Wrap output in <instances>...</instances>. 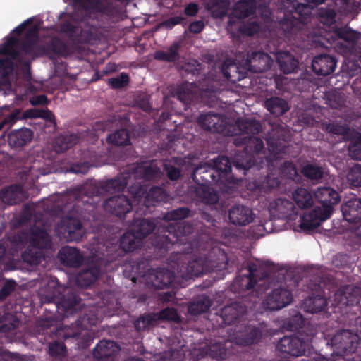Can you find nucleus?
<instances>
[{
  "label": "nucleus",
  "instance_id": "45",
  "mask_svg": "<svg viewBox=\"0 0 361 361\" xmlns=\"http://www.w3.org/2000/svg\"><path fill=\"white\" fill-rule=\"evenodd\" d=\"M193 84L185 82L178 85L173 90V96L176 97L178 100L183 104H187L190 103L193 97Z\"/></svg>",
  "mask_w": 361,
  "mask_h": 361
},
{
  "label": "nucleus",
  "instance_id": "2",
  "mask_svg": "<svg viewBox=\"0 0 361 361\" xmlns=\"http://www.w3.org/2000/svg\"><path fill=\"white\" fill-rule=\"evenodd\" d=\"M128 177V175L117 176L104 181L87 183L75 189L76 202L73 210L58 224L59 234L67 241L80 240L85 233L81 221L87 218V213L90 214L95 208L93 197L106 192L123 191L127 187Z\"/></svg>",
  "mask_w": 361,
  "mask_h": 361
},
{
  "label": "nucleus",
  "instance_id": "42",
  "mask_svg": "<svg viewBox=\"0 0 361 361\" xmlns=\"http://www.w3.org/2000/svg\"><path fill=\"white\" fill-rule=\"evenodd\" d=\"M293 199L298 207L306 209L313 204V196L306 188H298L292 192Z\"/></svg>",
  "mask_w": 361,
  "mask_h": 361
},
{
  "label": "nucleus",
  "instance_id": "18",
  "mask_svg": "<svg viewBox=\"0 0 361 361\" xmlns=\"http://www.w3.org/2000/svg\"><path fill=\"white\" fill-rule=\"evenodd\" d=\"M343 219L355 227L361 226V198L352 197L344 201L341 206Z\"/></svg>",
  "mask_w": 361,
  "mask_h": 361
},
{
  "label": "nucleus",
  "instance_id": "4",
  "mask_svg": "<svg viewBox=\"0 0 361 361\" xmlns=\"http://www.w3.org/2000/svg\"><path fill=\"white\" fill-rule=\"evenodd\" d=\"M326 0H305L306 4L295 2L289 13L285 14L280 21V27L289 40L303 39L304 27L308 22L311 9Z\"/></svg>",
  "mask_w": 361,
  "mask_h": 361
},
{
  "label": "nucleus",
  "instance_id": "13",
  "mask_svg": "<svg viewBox=\"0 0 361 361\" xmlns=\"http://www.w3.org/2000/svg\"><path fill=\"white\" fill-rule=\"evenodd\" d=\"M104 210L119 218L123 217L132 211L130 200L124 195H118L106 199L103 204Z\"/></svg>",
  "mask_w": 361,
  "mask_h": 361
},
{
  "label": "nucleus",
  "instance_id": "20",
  "mask_svg": "<svg viewBox=\"0 0 361 361\" xmlns=\"http://www.w3.org/2000/svg\"><path fill=\"white\" fill-rule=\"evenodd\" d=\"M247 307L242 301H235L221 310V317L226 325L238 322L247 312Z\"/></svg>",
  "mask_w": 361,
  "mask_h": 361
},
{
  "label": "nucleus",
  "instance_id": "10",
  "mask_svg": "<svg viewBox=\"0 0 361 361\" xmlns=\"http://www.w3.org/2000/svg\"><path fill=\"white\" fill-rule=\"evenodd\" d=\"M360 341V338L358 334L348 329L337 331L330 339L334 353L338 356L354 353Z\"/></svg>",
  "mask_w": 361,
  "mask_h": 361
},
{
  "label": "nucleus",
  "instance_id": "36",
  "mask_svg": "<svg viewBox=\"0 0 361 361\" xmlns=\"http://www.w3.org/2000/svg\"><path fill=\"white\" fill-rule=\"evenodd\" d=\"M79 137L76 134H64L56 137L53 142V148L56 153H63L78 143Z\"/></svg>",
  "mask_w": 361,
  "mask_h": 361
},
{
  "label": "nucleus",
  "instance_id": "57",
  "mask_svg": "<svg viewBox=\"0 0 361 361\" xmlns=\"http://www.w3.org/2000/svg\"><path fill=\"white\" fill-rule=\"evenodd\" d=\"M304 322L302 315L300 313H297L284 321L283 327L287 331H295L302 326Z\"/></svg>",
  "mask_w": 361,
  "mask_h": 361
},
{
  "label": "nucleus",
  "instance_id": "44",
  "mask_svg": "<svg viewBox=\"0 0 361 361\" xmlns=\"http://www.w3.org/2000/svg\"><path fill=\"white\" fill-rule=\"evenodd\" d=\"M256 10L255 0H240L234 6V12L239 18H245L254 14Z\"/></svg>",
  "mask_w": 361,
  "mask_h": 361
},
{
  "label": "nucleus",
  "instance_id": "38",
  "mask_svg": "<svg viewBox=\"0 0 361 361\" xmlns=\"http://www.w3.org/2000/svg\"><path fill=\"white\" fill-rule=\"evenodd\" d=\"M212 305V300L206 295H197L190 302L188 310L190 314L199 315L207 312Z\"/></svg>",
  "mask_w": 361,
  "mask_h": 361
},
{
  "label": "nucleus",
  "instance_id": "17",
  "mask_svg": "<svg viewBox=\"0 0 361 361\" xmlns=\"http://www.w3.org/2000/svg\"><path fill=\"white\" fill-rule=\"evenodd\" d=\"M174 280V273L165 268L152 269L147 275V283L155 289L169 288Z\"/></svg>",
  "mask_w": 361,
  "mask_h": 361
},
{
  "label": "nucleus",
  "instance_id": "39",
  "mask_svg": "<svg viewBox=\"0 0 361 361\" xmlns=\"http://www.w3.org/2000/svg\"><path fill=\"white\" fill-rule=\"evenodd\" d=\"M166 197V193L164 188L159 186H153L147 192L143 205L146 210H149L151 207H154L156 204L164 201Z\"/></svg>",
  "mask_w": 361,
  "mask_h": 361
},
{
  "label": "nucleus",
  "instance_id": "35",
  "mask_svg": "<svg viewBox=\"0 0 361 361\" xmlns=\"http://www.w3.org/2000/svg\"><path fill=\"white\" fill-rule=\"evenodd\" d=\"M267 109L276 116H280L289 111L290 106L286 100L278 97H271L264 102Z\"/></svg>",
  "mask_w": 361,
  "mask_h": 361
},
{
  "label": "nucleus",
  "instance_id": "55",
  "mask_svg": "<svg viewBox=\"0 0 361 361\" xmlns=\"http://www.w3.org/2000/svg\"><path fill=\"white\" fill-rule=\"evenodd\" d=\"M128 185H129L128 190L135 200L140 202L141 198H145L147 192V189L140 181H137V179H132Z\"/></svg>",
  "mask_w": 361,
  "mask_h": 361
},
{
  "label": "nucleus",
  "instance_id": "47",
  "mask_svg": "<svg viewBox=\"0 0 361 361\" xmlns=\"http://www.w3.org/2000/svg\"><path fill=\"white\" fill-rule=\"evenodd\" d=\"M327 305L326 298L321 295L310 297L305 302L306 311L310 313L322 312Z\"/></svg>",
  "mask_w": 361,
  "mask_h": 361
},
{
  "label": "nucleus",
  "instance_id": "1",
  "mask_svg": "<svg viewBox=\"0 0 361 361\" xmlns=\"http://www.w3.org/2000/svg\"><path fill=\"white\" fill-rule=\"evenodd\" d=\"M236 124L242 134L235 138L234 144L244 146V149L233 157V164L237 169L248 170L256 166L260 169L265 163L269 166L271 159L276 161L281 158V154L286 153V136L282 131H273L267 139L268 150L272 157H261L264 144L261 138L255 136L262 130L260 122L255 119L238 118Z\"/></svg>",
  "mask_w": 361,
  "mask_h": 361
},
{
  "label": "nucleus",
  "instance_id": "26",
  "mask_svg": "<svg viewBox=\"0 0 361 361\" xmlns=\"http://www.w3.org/2000/svg\"><path fill=\"white\" fill-rule=\"evenodd\" d=\"M58 258L65 267L78 268L83 262V255L76 247L64 246L58 253Z\"/></svg>",
  "mask_w": 361,
  "mask_h": 361
},
{
  "label": "nucleus",
  "instance_id": "64",
  "mask_svg": "<svg viewBox=\"0 0 361 361\" xmlns=\"http://www.w3.org/2000/svg\"><path fill=\"white\" fill-rule=\"evenodd\" d=\"M209 355L215 360H224L226 355V349L221 343H214L209 347Z\"/></svg>",
  "mask_w": 361,
  "mask_h": 361
},
{
  "label": "nucleus",
  "instance_id": "59",
  "mask_svg": "<svg viewBox=\"0 0 361 361\" xmlns=\"http://www.w3.org/2000/svg\"><path fill=\"white\" fill-rule=\"evenodd\" d=\"M347 178L352 187L361 186V164H356L351 168Z\"/></svg>",
  "mask_w": 361,
  "mask_h": 361
},
{
  "label": "nucleus",
  "instance_id": "56",
  "mask_svg": "<svg viewBox=\"0 0 361 361\" xmlns=\"http://www.w3.org/2000/svg\"><path fill=\"white\" fill-rule=\"evenodd\" d=\"M197 195L202 198V200L208 204H214L219 200V195L214 190H211L207 186L200 187L197 190Z\"/></svg>",
  "mask_w": 361,
  "mask_h": 361
},
{
  "label": "nucleus",
  "instance_id": "19",
  "mask_svg": "<svg viewBox=\"0 0 361 361\" xmlns=\"http://www.w3.org/2000/svg\"><path fill=\"white\" fill-rule=\"evenodd\" d=\"M229 222L239 226H247L254 219V214L249 207L241 204H235L228 210Z\"/></svg>",
  "mask_w": 361,
  "mask_h": 361
},
{
  "label": "nucleus",
  "instance_id": "63",
  "mask_svg": "<svg viewBox=\"0 0 361 361\" xmlns=\"http://www.w3.org/2000/svg\"><path fill=\"white\" fill-rule=\"evenodd\" d=\"M178 322L180 317L177 310L173 307H166L159 312L157 319Z\"/></svg>",
  "mask_w": 361,
  "mask_h": 361
},
{
  "label": "nucleus",
  "instance_id": "52",
  "mask_svg": "<svg viewBox=\"0 0 361 361\" xmlns=\"http://www.w3.org/2000/svg\"><path fill=\"white\" fill-rule=\"evenodd\" d=\"M47 49L52 54L61 56L68 54L69 51L68 45L59 37L52 38L47 44Z\"/></svg>",
  "mask_w": 361,
  "mask_h": 361
},
{
  "label": "nucleus",
  "instance_id": "51",
  "mask_svg": "<svg viewBox=\"0 0 361 361\" xmlns=\"http://www.w3.org/2000/svg\"><path fill=\"white\" fill-rule=\"evenodd\" d=\"M333 32L336 37L348 42L355 43L358 39V33L347 26L341 27L334 26Z\"/></svg>",
  "mask_w": 361,
  "mask_h": 361
},
{
  "label": "nucleus",
  "instance_id": "9",
  "mask_svg": "<svg viewBox=\"0 0 361 361\" xmlns=\"http://www.w3.org/2000/svg\"><path fill=\"white\" fill-rule=\"evenodd\" d=\"M12 239L21 245L29 242L31 247L38 249H47L51 245V238L48 232L44 228L35 226L27 231L18 232Z\"/></svg>",
  "mask_w": 361,
  "mask_h": 361
},
{
  "label": "nucleus",
  "instance_id": "31",
  "mask_svg": "<svg viewBox=\"0 0 361 361\" xmlns=\"http://www.w3.org/2000/svg\"><path fill=\"white\" fill-rule=\"evenodd\" d=\"M33 135V131L25 127L13 130L8 135V142L12 148L22 147L32 141Z\"/></svg>",
  "mask_w": 361,
  "mask_h": 361
},
{
  "label": "nucleus",
  "instance_id": "3",
  "mask_svg": "<svg viewBox=\"0 0 361 361\" xmlns=\"http://www.w3.org/2000/svg\"><path fill=\"white\" fill-rule=\"evenodd\" d=\"M320 206H316L311 212H305L300 219V227L307 232L314 231L321 223L328 219L333 212V206L340 201L338 192L330 188H319L314 192Z\"/></svg>",
  "mask_w": 361,
  "mask_h": 361
},
{
  "label": "nucleus",
  "instance_id": "14",
  "mask_svg": "<svg viewBox=\"0 0 361 361\" xmlns=\"http://www.w3.org/2000/svg\"><path fill=\"white\" fill-rule=\"evenodd\" d=\"M209 163L212 164V168L216 171V178L220 180V184L234 183L236 182L237 179L232 173V164L237 169L233 164V160L231 163L227 157L219 156L212 159ZM238 170L243 171V169H239ZM245 171L244 170V171Z\"/></svg>",
  "mask_w": 361,
  "mask_h": 361
},
{
  "label": "nucleus",
  "instance_id": "7",
  "mask_svg": "<svg viewBox=\"0 0 361 361\" xmlns=\"http://www.w3.org/2000/svg\"><path fill=\"white\" fill-rule=\"evenodd\" d=\"M40 298L42 303H54L56 310L63 311L66 317L76 313L81 307V299L76 293L68 291L61 294L59 287L48 286Z\"/></svg>",
  "mask_w": 361,
  "mask_h": 361
},
{
  "label": "nucleus",
  "instance_id": "15",
  "mask_svg": "<svg viewBox=\"0 0 361 361\" xmlns=\"http://www.w3.org/2000/svg\"><path fill=\"white\" fill-rule=\"evenodd\" d=\"M293 299V295L288 289L279 287L267 295L264 304L270 310H278L289 305Z\"/></svg>",
  "mask_w": 361,
  "mask_h": 361
},
{
  "label": "nucleus",
  "instance_id": "27",
  "mask_svg": "<svg viewBox=\"0 0 361 361\" xmlns=\"http://www.w3.org/2000/svg\"><path fill=\"white\" fill-rule=\"evenodd\" d=\"M271 61L268 54L255 51L247 53L245 64L252 67L255 72L262 73L271 67Z\"/></svg>",
  "mask_w": 361,
  "mask_h": 361
},
{
  "label": "nucleus",
  "instance_id": "28",
  "mask_svg": "<svg viewBox=\"0 0 361 361\" xmlns=\"http://www.w3.org/2000/svg\"><path fill=\"white\" fill-rule=\"evenodd\" d=\"M152 269L148 268V262L144 258L131 260L129 264L125 265L124 274L130 277L133 282H136L137 277H143L147 279V274Z\"/></svg>",
  "mask_w": 361,
  "mask_h": 361
},
{
  "label": "nucleus",
  "instance_id": "11",
  "mask_svg": "<svg viewBox=\"0 0 361 361\" xmlns=\"http://www.w3.org/2000/svg\"><path fill=\"white\" fill-rule=\"evenodd\" d=\"M37 43L23 39L20 40L15 36H9L6 42L0 48V54L11 56L14 59H19L22 54L31 55L35 53Z\"/></svg>",
  "mask_w": 361,
  "mask_h": 361
},
{
  "label": "nucleus",
  "instance_id": "46",
  "mask_svg": "<svg viewBox=\"0 0 361 361\" xmlns=\"http://www.w3.org/2000/svg\"><path fill=\"white\" fill-rule=\"evenodd\" d=\"M180 47V44L175 42L166 51H157L154 54V58L159 61L175 62L179 59Z\"/></svg>",
  "mask_w": 361,
  "mask_h": 361
},
{
  "label": "nucleus",
  "instance_id": "23",
  "mask_svg": "<svg viewBox=\"0 0 361 361\" xmlns=\"http://www.w3.org/2000/svg\"><path fill=\"white\" fill-rule=\"evenodd\" d=\"M160 174V169L154 166L152 164L142 165L133 169L128 171H124L118 176L128 175L126 178L127 185L130 183L132 179H142L144 180H151L159 177Z\"/></svg>",
  "mask_w": 361,
  "mask_h": 361
},
{
  "label": "nucleus",
  "instance_id": "58",
  "mask_svg": "<svg viewBox=\"0 0 361 361\" xmlns=\"http://www.w3.org/2000/svg\"><path fill=\"white\" fill-rule=\"evenodd\" d=\"M302 173L306 178L311 180H319L323 177V169L313 164H307L302 169Z\"/></svg>",
  "mask_w": 361,
  "mask_h": 361
},
{
  "label": "nucleus",
  "instance_id": "49",
  "mask_svg": "<svg viewBox=\"0 0 361 361\" xmlns=\"http://www.w3.org/2000/svg\"><path fill=\"white\" fill-rule=\"evenodd\" d=\"M323 131L333 135L345 136L348 133L349 128L345 124H340L336 122H323L321 125Z\"/></svg>",
  "mask_w": 361,
  "mask_h": 361
},
{
  "label": "nucleus",
  "instance_id": "6",
  "mask_svg": "<svg viewBox=\"0 0 361 361\" xmlns=\"http://www.w3.org/2000/svg\"><path fill=\"white\" fill-rule=\"evenodd\" d=\"M194 230V224L190 222L183 221L169 223L166 228H163L161 233H155L151 243L161 257L176 243L186 244Z\"/></svg>",
  "mask_w": 361,
  "mask_h": 361
},
{
  "label": "nucleus",
  "instance_id": "41",
  "mask_svg": "<svg viewBox=\"0 0 361 361\" xmlns=\"http://www.w3.org/2000/svg\"><path fill=\"white\" fill-rule=\"evenodd\" d=\"M101 270L97 267H91L80 272L77 277V283L82 287H88L99 278Z\"/></svg>",
  "mask_w": 361,
  "mask_h": 361
},
{
  "label": "nucleus",
  "instance_id": "48",
  "mask_svg": "<svg viewBox=\"0 0 361 361\" xmlns=\"http://www.w3.org/2000/svg\"><path fill=\"white\" fill-rule=\"evenodd\" d=\"M20 321L11 313L0 314V332L8 333L15 330L19 325Z\"/></svg>",
  "mask_w": 361,
  "mask_h": 361
},
{
  "label": "nucleus",
  "instance_id": "16",
  "mask_svg": "<svg viewBox=\"0 0 361 361\" xmlns=\"http://www.w3.org/2000/svg\"><path fill=\"white\" fill-rule=\"evenodd\" d=\"M216 173L210 163H200L193 169L190 177L197 185L203 187L212 183H220Z\"/></svg>",
  "mask_w": 361,
  "mask_h": 361
},
{
  "label": "nucleus",
  "instance_id": "40",
  "mask_svg": "<svg viewBox=\"0 0 361 361\" xmlns=\"http://www.w3.org/2000/svg\"><path fill=\"white\" fill-rule=\"evenodd\" d=\"M224 76L232 82L241 80L244 76L241 73L240 68L233 61L226 59L224 61L221 67Z\"/></svg>",
  "mask_w": 361,
  "mask_h": 361
},
{
  "label": "nucleus",
  "instance_id": "37",
  "mask_svg": "<svg viewBox=\"0 0 361 361\" xmlns=\"http://www.w3.org/2000/svg\"><path fill=\"white\" fill-rule=\"evenodd\" d=\"M142 240L137 237V234L132 231L125 233L120 238L119 247L124 252H130L134 251L142 245Z\"/></svg>",
  "mask_w": 361,
  "mask_h": 361
},
{
  "label": "nucleus",
  "instance_id": "8",
  "mask_svg": "<svg viewBox=\"0 0 361 361\" xmlns=\"http://www.w3.org/2000/svg\"><path fill=\"white\" fill-rule=\"evenodd\" d=\"M314 334L307 335L305 338L298 336H284L276 345V350L284 356L299 357L309 350Z\"/></svg>",
  "mask_w": 361,
  "mask_h": 361
},
{
  "label": "nucleus",
  "instance_id": "60",
  "mask_svg": "<svg viewBox=\"0 0 361 361\" xmlns=\"http://www.w3.org/2000/svg\"><path fill=\"white\" fill-rule=\"evenodd\" d=\"M260 30L259 24L256 21L243 23L238 28V32L244 36H253Z\"/></svg>",
  "mask_w": 361,
  "mask_h": 361
},
{
  "label": "nucleus",
  "instance_id": "43",
  "mask_svg": "<svg viewBox=\"0 0 361 361\" xmlns=\"http://www.w3.org/2000/svg\"><path fill=\"white\" fill-rule=\"evenodd\" d=\"M106 140L109 144L115 146H128L131 145L130 132L126 128L118 129L109 134Z\"/></svg>",
  "mask_w": 361,
  "mask_h": 361
},
{
  "label": "nucleus",
  "instance_id": "5",
  "mask_svg": "<svg viewBox=\"0 0 361 361\" xmlns=\"http://www.w3.org/2000/svg\"><path fill=\"white\" fill-rule=\"evenodd\" d=\"M185 258L188 259V262L185 267L180 268V271H183V276L185 278L224 269L228 264L227 255L221 249H212L200 256L193 254L192 257Z\"/></svg>",
  "mask_w": 361,
  "mask_h": 361
},
{
  "label": "nucleus",
  "instance_id": "25",
  "mask_svg": "<svg viewBox=\"0 0 361 361\" xmlns=\"http://www.w3.org/2000/svg\"><path fill=\"white\" fill-rule=\"evenodd\" d=\"M336 64L335 57L329 54H320L312 60V68L315 74L326 76L334 71Z\"/></svg>",
  "mask_w": 361,
  "mask_h": 361
},
{
  "label": "nucleus",
  "instance_id": "30",
  "mask_svg": "<svg viewBox=\"0 0 361 361\" xmlns=\"http://www.w3.org/2000/svg\"><path fill=\"white\" fill-rule=\"evenodd\" d=\"M338 296L342 305H357L361 299V288L354 285L345 286L340 289Z\"/></svg>",
  "mask_w": 361,
  "mask_h": 361
},
{
  "label": "nucleus",
  "instance_id": "22",
  "mask_svg": "<svg viewBox=\"0 0 361 361\" xmlns=\"http://www.w3.org/2000/svg\"><path fill=\"white\" fill-rule=\"evenodd\" d=\"M120 351L119 345L111 340L100 341L92 351L94 357L99 361H114Z\"/></svg>",
  "mask_w": 361,
  "mask_h": 361
},
{
  "label": "nucleus",
  "instance_id": "24",
  "mask_svg": "<svg viewBox=\"0 0 361 361\" xmlns=\"http://www.w3.org/2000/svg\"><path fill=\"white\" fill-rule=\"evenodd\" d=\"M268 208L273 217L287 219L292 216L295 206L290 200L284 197H279L270 202Z\"/></svg>",
  "mask_w": 361,
  "mask_h": 361
},
{
  "label": "nucleus",
  "instance_id": "34",
  "mask_svg": "<svg viewBox=\"0 0 361 361\" xmlns=\"http://www.w3.org/2000/svg\"><path fill=\"white\" fill-rule=\"evenodd\" d=\"M276 59L280 69L285 74L293 73L298 68V61L288 51H280L276 54Z\"/></svg>",
  "mask_w": 361,
  "mask_h": 361
},
{
  "label": "nucleus",
  "instance_id": "32",
  "mask_svg": "<svg viewBox=\"0 0 361 361\" xmlns=\"http://www.w3.org/2000/svg\"><path fill=\"white\" fill-rule=\"evenodd\" d=\"M23 190L20 185H11L0 190V200L4 203L9 205L20 203L23 200Z\"/></svg>",
  "mask_w": 361,
  "mask_h": 361
},
{
  "label": "nucleus",
  "instance_id": "50",
  "mask_svg": "<svg viewBox=\"0 0 361 361\" xmlns=\"http://www.w3.org/2000/svg\"><path fill=\"white\" fill-rule=\"evenodd\" d=\"M41 250L33 247H28L22 253L21 257L25 262L30 265H37L40 264L43 257Z\"/></svg>",
  "mask_w": 361,
  "mask_h": 361
},
{
  "label": "nucleus",
  "instance_id": "12",
  "mask_svg": "<svg viewBox=\"0 0 361 361\" xmlns=\"http://www.w3.org/2000/svg\"><path fill=\"white\" fill-rule=\"evenodd\" d=\"M237 328L233 341L238 345L247 346L258 343L262 339V330L259 326L243 324Z\"/></svg>",
  "mask_w": 361,
  "mask_h": 361
},
{
  "label": "nucleus",
  "instance_id": "21",
  "mask_svg": "<svg viewBox=\"0 0 361 361\" xmlns=\"http://www.w3.org/2000/svg\"><path fill=\"white\" fill-rule=\"evenodd\" d=\"M197 123L203 129L212 133H223L226 129V119L218 113L209 111L200 114Z\"/></svg>",
  "mask_w": 361,
  "mask_h": 361
},
{
  "label": "nucleus",
  "instance_id": "29",
  "mask_svg": "<svg viewBox=\"0 0 361 361\" xmlns=\"http://www.w3.org/2000/svg\"><path fill=\"white\" fill-rule=\"evenodd\" d=\"M257 265L254 263L249 264L247 266V274L238 275L233 281V287L240 290L253 288L257 283Z\"/></svg>",
  "mask_w": 361,
  "mask_h": 361
},
{
  "label": "nucleus",
  "instance_id": "61",
  "mask_svg": "<svg viewBox=\"0 0 361 361\" xmlns=\"http://www.w3.org/2000/svg\"><path fill=\"white\" fill-rule=\"evenodd\" d=\"M129 83V77L127 73L123 72L115 78L108 80V85L113 89H121L126 87Z\"/></svg>",
  "mask_w": 361,
  "mask_h": 361
},
{
  "label": "nucleus",
  "instance_id": "53",
  "mask_svg": "<svg viewBox=\"0 0 361 361\" xmlns=\"http://www.w3.org/2000/svg\"><path fill=\"white\" fill-rule=\"evenodd\" d=\"M190 209L187 207H179L172 209L164 215V219L166 221L180 222L188 217Z\"/></svg>",
  "mask_w": 361,
  "mask_h": 361
},
{
  "label": "nucleus",
  "instance_id": "54",
  "mask_svg": "<svg viewBox=\"0 0 361 361\" xmlns=\"http://www.w3.org/2000/svg\"><path fill=\"white\" fill-rule=\"evenodd\" d=\"M157 317L154 314H144L134 322V326L137 331H145L147 328L154 326Z\"/></svg>",
  "mask_w": 361,
  "mask_h": 361
},
{
  "label": "nucleus",
  "instance_id": "33",
  "mask_svg": "<svg viewBox=\"0 0 361 361\" xmlns=\"http://www.w3.org/2000/svg\"><path fill=\"white\" fill-rule=\"evenodd\" d=\"M156 225L153 219L135 217L131 225L132 231L135 232L142 240L155 229Z\"/></svg>",
  "mask_w": 361,
  "mask_h": 361
},
{
  "label": "nucleus",
  "instance_id": "62",
  "mask_svg": "<svg viewBox=\"0 0 361 361\" xmlns=\"http://www.w3.org/2000/svg\"><path fill=\"white\" fill-rule=\"evenodd\" d=\"M13 60L11 56L0 59V74L7 78L13 71Z\"/></svg>",
  "mask_w": 361,
  "mask_h": 361
}]
</instances>
